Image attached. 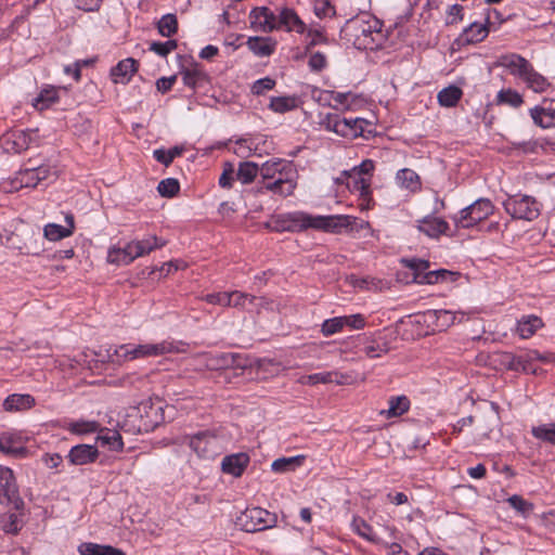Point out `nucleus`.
<instances>
[{
    "instance_id": "15",
    "label": "nucleus",
    "mask_w": 555,
    "mask_h": 555,
    "mask_svg": "<svg viewBox=\"0 0 555 555\" xmlns=\"http://www.w3.org/2000/svg\"><path fill=\"white\" fill-rule=\"evenodd\" d=\"M31 142V132L14 130L4 133L0 138V145L7 153H21L27 150Z\"/></svg>"
},
{
    "instance_id": "32",
    "label": "nucleus",
    "mask_w": 555,
    "mask_h": 555,
    "mask_svg": "<svg viewBox=\"0 0 555 555\" xmlns=\"http://www.w3.org/2000/svg\"><path fill=\"white\" fill-rule=\"evenodd\" d=\"M488 23L485 24L474 22L464 29L463 40L467 43H477L482 41L489 34Z\"/></svg>"
},
{
    "instance_id": "25",
    "label": "nucleus",
    "mask_w": 555,
    "mask_h": 555,
    "mask_svg": "<svg viewBox=\"0 0 555 555\" xmlns=\"http://www.w3.org/2000/svg\"><path fill=\"white\" fill-rule=\"evenodd\" d=\"M35 398L28 393H13L3 401V409L8 412H20L31 409Z\"/></svg>"
},
{
    "instance_id": "34",
    "label": "nucleus",
    "mask_w": 555,
    "mask_h": 555,
    "mask_svg": "<svg viewBox=\"0 0 555 555\" xmlns=\"http://www.w3.org/2000/svg\"><path fill=\"white\" fill-rule=\"evenodd\" d=\"M78 552L80 555H124L118 548L91 542L81 543L78 546Z\"/></svg>"
},
{
    "instance_id": "12",
    "label": "nucleus",
    "mask_w": 555,
    "mask_h": 555,
    "mask_svg": "<svg viewBox=\"0 0 555 555\" xmlns=\"http://www.w3.org/2000/svg\"><path fill=\"white\" fill-rule=\"evenodd\" d=\"M374 170V162L364 159L359 166H354L350 171L343 172L347 178L352 179V186L348 182V188L359 192L360 196L367 197L370 195V179L364 176L371 175Z\"/></svg>"
},
{
    "instance_id": "8",
    "label": "nucleus",
    "mask_w": 555,
    "mask_h": 555,
    "mask_svg": "<svg viewBox=\"0 0 555 555\" xmlns=\"http://www.w3.org/2000/svg\"><path fill=\"white\" fill-rule=\"evenodd\" d=\"M51 175V168L46 165L27 167L20 170L14 179L9 182V188L3 189L8 192L18 191L22 188H35L39 182L47 180Z\"/></svg>"
},
{
    "instance_id": "21",
    "label": "nucleus",
    "mask_w": 555,
    "mask_h": 555,
    "mask_svg": "<svg viewBox=\"0 0 555 555\" xmlns=\"http://www.w3.org/2000/svg\"><path fill=\"white\" fill-rule=\"evenodd\" d=\"M249 463L248 453H231L221 463L222 472L240 477Z\"/></svg>"
},
{
    "instance_id": "55",
    "label": "nucleus",
    "mask_w": 555,
    "mask_h": 555,
    "mask_svg": "<svg viewBox=\"0 0 555 555\" xmlns=\"http://www.w3.org/2000/svg\"><path fill=\"white\" fill-rule=\"evenodd\" d=\"M331 375V384L334 383L339 386L353 385L357 383V375L353 372H328Z\"/></svg>"
},
{
    "instance_id": "10",
    "label": "nucleus",
    "mask_w": 555,
    "mask_h": 555,
    "mask_svg": "<svg viewBox=\"0 0 555 555\" xmlns=\"http://www.w3.org/2000/svg\"><path fill=\"white\" fill-rule=\"evenodd\" d=\"M13 247L22 255L38 256L43 250V242L38 229L26 228L20 233H12L8 236V242L14 241Z\"/></svg>"
},
{
    "instance_id": "56",
    "label": "nucleus",
    "mask_w": 555,
    "mask_h": 555,
    "mask_svg": "<svg viewBox=\"0 0 555 555\" xmlns=\"http://www.w3.org/2000/svg\"><path fill=\"white\" fill-rule=\"evenodd\" d=\"M231 307L248 309V304H254V296L238 291L230 292Z\"/></svg>"
},
{
    "instance_id": "14",
    "label": "nucleus",
    "mask_w": 555,
    "mask_h": 555,
    "mask_svg": "<svg viewBox=\"0 0 555 555\" xmlns=\"http://www.w3.org/2000/svg\"><path fill=\"white\" fill-rule=\"evenodd\" d=\"M365 125L367 121L363 118L347 119L334 116L328 119L327 128L341 137L357 138L362 135Z\"/></svg>"
},
{
    "instance_id": "35",
    "label": "nucleus",
    "mask_w": 555,
    "mask_h": 555,
    "mask_svg": "<svg viewBox=\"0 0 555 555\" xmlns=\"http://www.w3.org/2000/svg\"><path fill=\"white\" fill-rule=\"evenodd\" d=\"M531 435L539 441L555 447V423L532 426Z\"/></svg>"
},
{
    "instance_id": "23",
    "label": "nucleus",
    "mask_w": 555,
    "mask_h": 555,
    "mask_svg": "<svg viewBox=\"0 0 555 555\" xmlns=\"http://www.w3.org/2000/svg\"><path fill=\"white\" fill-rule=\"evenodd\" d=\"M279 28H284L287 31L304 34L306 30V25L294 10L284 8L279 12L278 29Z\"/></svg>"
},
{
    "instance_id": "20",
    "label": "nucleus",
    "mask_w": 555,
    "mask_h": 555,
    "mask_svg": "<svg viewBox=\"0 0 555 555\" xmlns=\"http://www.w3.org/2000/svg\"><path fill=\"white\" fill-rule=\"evenodd\" d=\"M182 76L183 83L191 88V89H198L203 88L205 85H207L208 81V75L203 70V68L197 65L193 64L188 67H183L180 72Z\"/></svg>"
},
{
    "instance_id": "18",
    "label": "nucleus",
    "mask_w": 555,
    "mask_h": 555,
    "mask_svg": "<svg viewBox=\"0 0 555 555\" xmlns=\"http://www.w3.org/2000/svg\"><path fill=\"white\" fill-rule=\"evenodd\" d=\"M279 14H274L266 7L256 8L250 13L251 25L262 31L278 29Z\"/></svg>"
},
{
    "instance_id": "17",
    "label": "nucleus",
    "mask_w": 555,
    "mask_h": 555,
    "mask_svg": "<svg viewBox=\"0 0 555 555\" xmlns=\"http://www.w3.org/2000/svg\"><path fill=\"white\" fill-rule=\"evenodd\" d=\"M166 245V241L156 236L149 235L143 240H134L128 243V249L131 251V256L134 259L149 255L155 249L162 248Z\"/></svg>"
},
{
    "instance_id": "60",
    "label": "nucleus",
    "mask_w": 555,
    "mask_h": 555,
    "mask_svg": "<svg viewBox=\"0 0 555 555\" xmlns=\"http://www.w3.org/2000/svg\"><path fill=\"white\" fill-rule=\"evenodd\" d=\"M176 48H177L176 40H168L165 42H152L150 46V50L160 56H167Z\"/></svg>"
},
{
    "instance_id": "38",
    "label": "nucleus",
    "mask_w": 555,
    "mask_h": 555,
    "mask_svg": "<svg viewBox=\"0 0 555 555\" xmlns=\"http://www.w3.org/2000/svg\"><path fill=\"white\" fill-rule=\"evenodd\" d=\"M305 459L306 457L304 454H298L291 457H280L272 463L271 467L275 473L292 472L301 466Z\"/></svg>"
},
{
    "instance_id": "46",
    "label": "nucleus",
    "mask_w": 555,
    "mask_h": 555,
    "mask_svg": "<svg viewBox=\"0 0 555 555\" xmlns=\"http://www.w3.org/2000/svg\"><path fill=\"white\" fill-rule=\"evenodd\" d=\"M297 106V99L295 96H275L272 98L269 104L270 109L275 113H286Z\"/></svg>"
},
{
    "instance_id": "29",
    "label": "nucleus",
    "mask_w": 555,
    "mask_h": 555,
    "mask_svg": "<svg viewBox=\"0 0 555 555\" xmlns=\"http://www.w3.org/2000/svg\"><path fill=\"white\" fill-rule=\"evenodd\" d=\"M495 362H499L503 367L507 370H522L529 371L527 366V360L521 356H515L512 352H498L495 353Z\"/></svg>"
},
{
    "instance_id": "63",
    "label": "nucleus",
    "mask_w": 555,
    "mask_h": 555,
    "mask_svg": "<svg viewBox=\"0 0 555 555\" xmlns=\"http://www.w3.org/2000/svg\"><path fill=\"white\" fill-rule=\"evenodd\" d=\"M275 86V80L270 77L258 79L251 87V92L256 95H261L268 90H272Z\"/></svg>"
},
{
    "instance_id": "44",
    "label": "nucleus",
    "mask_w": 555,
    "mask_h": 555,
    "mask_svg": "<svg viewBox=\"0 0 555 555\" xmlns=\"http://www.w3.org/2000/svg\"><path fill=\"white\" fill-rule=\"evenodd\" d=\"M258 173L259 166L256 163L243 162L238 165L236 178L243 184H248L254 181Z\"/></svg>"
},
{
    "instance_id": "36",
    "label": "nucleus",
    "mask_w": 555,
    "mask_h": 555,
    "mask_svg": "<svg viewBox=\"0 0 555 555\" xmlns=\"http://www.w3.org/2000/svg\"><path fill=\"white\" fill-rule=\"evenodd\" d=\"M389 350L390 346L385 337L374 338L362 348L363 353L371 359L379 358Z\"/></svg>"
},
{
    "instance_id": "59",
    "label": "nucleus",
    "mask_w": 555,
    "mask_h": 555,
    "mask_svg": "<svg viewBox=\"0 0 555 555\" xmlns=\"http://www.w3.org/2000/svg\"><path fill=\"white\" fill-rule=\"evenodd\" d=\"M99 453H67L66 459L73 465L92 463L98 459Z\"/></svg>"
},
{
    "instance_id": "64",
    "label": "nucleus",
    "mask_w": 555,
    "mask_h": 555,
    "mask_svg": "<svg viewBox=\"0 0 555 555\" xmlns=\"http://www.w3.org/2000/svg\"><path fill=\"white\" fill-rule=\"evenodd\" d=\"M463 20V7L460 4H453L448 9L446 23L453 25Z\"/></svg>"
},
{
    "instance_id": "3",
    "label": "nucleus",
    "mask_w": 555,
    "mask_h": 555,
    "mask_svg": "<svg viewBox=\"0 0 555 555\" xmlns=\"http://www.w3.org/2000/svg\"><path fill=\"white\" fill-rule=\"evenodd\" d=\"M298 172L291 162H285L280 166L272 180L266 184H261L258 189L259 193L264 191L286 197L294 193L297 186Z\"/></svg>"
},
{
    "instance_id": "7",
    "label": "nucleus",
    "mask_w": 555,
    "mask_h": 555,
    "mask_svg": "<svg viewBox=\"0 0 555 555\" xmlns=\"http://www.w3.org/2000/svg\"><path fill=\"white\" fill-rule=\"evenodd\" d=\"M236 524L246 532H256L273 527L275 517L263 508L253 507L241 513Z\"/></svg>"
},
{
    "instance_id": "39",
    "label": "nucleus",
    "mask_w": 555,
    "mask_h": 555,
    "mask_svg": "<svg viewBox=\"0 0 555 555\" xmlns=\"http://www.w3.org/2000/svg\"><path fill=\"white\" fill-rule=\"evenodd\" d=\"M463 92L456 86H449L438 92L437 100L443 107H453L461 100Z\"/></svg>"
},
{
    "instance_id": "33",
    "label": "nucleus",
    "mask_w": 555,
    "mask_h": 555,
    "mask_svg": "<svg viewBox=\"0 0 555 555\" xmlns=\"http://www.w3.org/2000/svg\"><path fill=\"white\" fill-rule=\"evenodd\" d=\"M402 263L412 270L413 282L417 284H427V282H421L422 276H425L430 272L429 261L418 258L402 259Z\"/></svg>"
},
{
    "instance_id": "16",
    "label": "nucleus",
    "mask_w": 555,
    "mask_h": 555,
    "mask_svg": "<svg viewBox=\"0 0 555 555\" xmlns=\"http://www.w3.org/2000/svg\"><path fill=\"white\" fill-rule=\"evenodd\" d=\"M417 222V230L431 238L447 235L450 229L449 223L444 219L434 215L426 216Z\"/></svg>"
},
{
    "instance_id": "42",
    "label": "nucleus",
    "mask_w": 555,
    "mask_h": 555,
    "mask_svg": "<svg viewBox=\"0 0 555 555\" xmlns=\"http://www.w3.org/2000/svg\"><path fill=\"white\" fill-rule=\"evenodd\" d=\"M460 273L455 271H449L446 269L433 270L427 275L422 276L421 282H427V284H436L439 282H455L460 278Z\"/></svg>"
},
{
    "instance_id": "28",
    "label": "nucleus",
    "mask_w": 555,
    "mask_h": 555,
    "mask_svg": "<svg viewBox=\"0 0 555 555\" xmlns=\"http://www.w3.org/2000/svg\"><path fill=\"white\" fill-rule=\"evenodd\" d=\"M246 44L255 55L261 57L271 55L275 48V41L262 37H250Z\"/></svg>"
},
{
    "instance_id": "13",
    "label": "nucleus",
    "mask_w": 555,
    "mask_h": 555,
    "mask_svg": "<svg viewBox=\"0 0 555 555\" xmlns=\"http://www.w3.org/2000/svg\"><path fill=\"white\" fill-rule=\"evenodd\" d=\"M0 503L15 508L22 505L13 472L3 466H0Z\"/></svg>"
},
{
    "instance_id": "62",
    "label": "nucleus",
    "mask_w": 555,
    "mask_h": 555,
    "mask_svg": "<svg viewBox=\"0 0 555 555\" xmlns=\"http://www.w3.org/2000/svg\"><path fill=\"white\" fill-rule=\"evenodd\" d=\"M299 382L304 385L331 384V375L328 372L315 373L302 376Z\"/></svg>"
},
{
    "instance_id": "57",
    "label": "nucleus",
    "mask_w": 555,
    "mask_h": 555,
    "mask_svg": "<svg viewBox=\"0 0 555 555\" xmlns=\"http://www.w3.org/2000/svg\"><path fill=\"white\" fill-rule=\"evenodd\" d=\"M344 317H336L333 319L325 320L322 324V333L324 336H331L344 327Z\"/></svg>"
},
{
    "instance_id": "1",
    "label": "nucleus",
    "mask_w": 555,
    "mask_h": 555,
    "mask_svg": "<svg viewBox=\"0 0 555 555\" xmlns=\"http://www.w3.org/2000/svg\"><path fill=\"white\" fill-rule=\"evenodd\" d=\"M357 218L346 215L312 216L304 211L279 215L275 219L278 231H304L307 229L340 233L343 229L352 227Z\"/></svg>"
},
{
    "instance_id": "6",
    "label": "nucleus",
    "mask_w": 555,
    "mask_h": 555,
    "mask_svg": "<svg viewBox=\"0 0 555 555\" xmlns=\"http://www.w3.org/2000/svg\"><path fill=\"white\" fill-rule=\"evenodd\" d=\"M503 205L514 219L532 221L540 215L539 203L529 195L508 197Z\"/></svg>"
},
{
    "instance_id": "61",
    "label": "nucleus",
    "mask_w": 555,
    "mask_h": 555,
    "mask_svg": "<svg viewBox=\"0 0 555 555\" xmlns=\"http://www.w3.org/2000/svg\"><path fill=\"white\" fill-rule=\"evenodd\" d=\"M204 300L211 305L231 307V296L228 292L208 294L204 297Z\"/></svg>"
},
{
    "instance_id": "51",
    "label": "nucleus",
    "mask_w": 555,
    "mask_h": 555,
    "mask_svg": "<svg viewBox=\"0 0 555 555\" xmlns=\"http://www.w3.org/2000/svg\"><path fill=\"white\" fill-rule=\"evenodd\" d=\"M499 104H507L513 107H518L522 104V96L513 89H502L496 96Z\"/></svg>"
},
{
    "instance_id": "41",
    "label": "nucleus",
    "mask_w": 555,
    "mask_h": 555,
    "mask_svg": "<svg viewBox=\"0 0 555 555\" xmlns=\"http://www.w3.org/2000/svg\"><path fill=\"white\" fill-rule=\"evenodd\" d=\"M107 261L117 266H127L133 261L128 243L125 247H112L108 249Z\"/></svg>"
},
{
    "instance_id": "4",
    "label": "nucleus",
    "mask_w": 555,
    "mask_h": 555,
    "mask_svg": "<svg viewBox=\"0 0 555 555\" xmlns=\"http://www.w3.org/2000/svg\"><path fill=\"white\" fill-rule=\"evenodd\" d=\"M176 347L170 341H162L157 344H141V345H122L119 346L115 353L119 359L133 360L140 358L158 357L166 353H171Z\"/></svg>"
},
{
    "instance_id": "49",
    "label": "nucleus",
    "mask_w": 555,
    "mask_h": 555,
    "mask_svg": "<svg viewBox=\"0 0 555 555\" xmlns=\"http://www.w3.org/2000/svg\"><path fill=\"white\" fill-rule=\"evenodd\" d=\"M286 160L284 159H271L266 163H263L259 167V175L262 179L261 184H266L269 180H272L274 178V175L279 170L280 166L284 164Z\"/></svg>"
},
{
    "instance_id": "30",
    "label": "nucleus",
    "mask_w": 555,
    "mask_h": 555,
    "mask_svg": "<svg viewBox=\"0 0 555 555\" xmlns=\"http://www.w3.org/2000/svg\"><path fill=\"white\" fill-rule=\"evenodd\" d=\"M388 403V409L380 411V415H384L387 418L399 417L410 409V400L406 396L391 397Z\"/></svg>"
},
{
    "instance_id": "45",
    "label": "nucleus",
    "mask_w": 555,
    "mask_h": 555,
    "mask_svg": "<svg viewBox=\"0 0 555 555\" xmlns=\"http://www.w3.org/2000/svg\"><path fill=\"white\" fill-rule=\"evenodd\" d=\"M347 282L356 288L365 291H377L382 289L383 286V282L374 278H358L356 275H349L347 278Z\"/></svg>"
},
{
    "instance_id": "53",
    "label": "nucleus",
    "mask_w": 555,
    "mask_h": 555,
    "mask_svg": "<svg viewBox=\"0 0 555 555\" xmlns=\"http://www.w3.org/2000/svg\"><path fill=\"white\" fill-rule=\"evenodd\" d=\"M178 28L177 17L173 14L164 15L158 22V31L162 36L170 37Z\"/></svg>"
},
{
    "instance_id": "50",
    "label": "nucleus",
    "mask_w": 555,
    "mask_h": 555,
    "mask_svg": "<svg viewBox=\"0 0 555 555\" xmlns=\"http://www.w3.org/2000/svg\"><path fill=\"white\" fill-rule=\"evenodd\" d=\"M434 314L437 320V326L438 327H449L452 324H454L457 315H461L459 322H462L464 319V312H451L449 310H435Z\"/></svg>"
},
{
    "instance_id": "40",
    "label": "nucleus",
    "mask_w": 555,
    "mask_h": 555,
    "mask_svg": "<svg viewBox=\"0 0 555 555\" xmlns=\"http://www.w3.org/2000/svg\"><path fill=\"white\" fill-rule=\"evenodd\" d=\"M531 117L542 128L555 127V108L535 107L531 109Z\"/></svg>"
},
{
    "instance_id": "2",
    "label": "nucleus",
    "mask_w": 555,
    "mask_h": 555,
    "mask_svg": "<svg viewBox=\"0 0 555 555\" xmlns=\"http://www.w3.org/2000/svg\"><path fill=\"white\" fill-rule=\"evenodd\" d=\"M67 428L75 435H87L98 433L95 444H75L72 446L69 451H98L99 448L107 449L108 451H119L124 448V441L120 433L115 429L101 428L100 423L96 421L78 420L67 424Z\"/></svg>"
},
{
    "instance_id": "43",
    "label": "nucleus",
    "mask_w": 555,
    "mask_h": 555,
    "mask_svg": "<svg viewBox=\"0 0 555 555\" xmlns=\"http://www.w3.org/2000/svg\"><path fill=\"white\" fill-rule=\"evenodd\" d=\"M542 326V321L534 315H529L527 318L521 319L517 323V333L521 338L531 337L535 331Z\"/></svg>"
},
{
    "instance_id": "48",
    "label": "nucleus",
    "mask_w": 555,
    "mask_h": 555,
    "mask_svg": "<svg viewBox=\"0 0 555 555\" xmlns=\"http://www.w3.org/2000/svg\"><path fill=\"white\" fill-rule=\"evenodd\" d=\"M0 527L7 533H17L22 528V520L15 513L3 514L0 517Z\"/></svg>"
},
{
    "instance_id": "5",
    "label": "nucleus",
    "mask_w": 555,
    "mask_h": 555,
    "mask_svg": "<svg viewBox=\"0 0 555 555\" xmlns=\"http://www.w3.org/2000/svg\"><path fill=\"white\" fill-rule=\"evenodd\" d=\"M494 206L488 198H479L472 205L463 208L460 216L453 218L457 228L469 229L487 219L493 214Z\"/></svg>"
},
{
    "instance_id": "58",
    "label": "nucleus",
    "mask_w": 555,
    "mask_h": 555,
    "mask_svg": "<svg viewBox=\"0 0 555 555\" xmlns=\"http://www.w3.org/2000/svg\"><path fill=\"white\" fill-rule=\"evenodd\" d=\"M507 502L509 505L519 512L521 515L526 516L532 512V504L528 501L524 500L519 495H513L508 498Z\"/></svg>"
},
{
    "instance_id": "31",
    "label": "nucleus",
    "mask_w": 555,
    "mask_h": 555,
    "mask_svg": "<svg viewBox=\"0 0 555 555\" xmlns=\"http://www.w3.org/2000/svg\"><path fill=\"white\" fill-rule=\"evenodd\" d=\"M204 365L206 369L211 371L227 369L232 365L234 359L230 353L210 354L206 353L202 356Z\"/></svg>"
},
{
    "instance_id": "22",
    "label": "nucleus",
    "mask_w": 555,
    "mask_h": 555,
    "mask_svg": "<svg viewBox=\"0 0 555 555\" xmlns=\"http://www.w3.org/2000/svg\"><path fill=\"white\" fill-rule=\"evenodd\" d=\"M137 70L138 62L132 57H128L111 69V76L115 83H127Z\"/></svg>"
},
{
    "instance_id": "54",
    "label": "nucleus",
    "mask_w": 555,
    "mask_h": 555,
    "mask_svg": "<svg viewBox=\"0 0 555 555\" xmlns=\"http://www.w3.org/2000/svg\"><path fill=\"white\" fill-rule=\"evenodd\" d=\"M180 190L178 180L168 178L158 183L157 191L164 197H173Z\"/></svg>"
},
{
    "instance_id": "37",
    "label": "nucleus",
    "mask_w": 555,
    "mask_h": 555,
    "mask_svg": "<svg viewBox=\"0 0 555 555\" xmlns=\"http://www.w3.org/2000/svg\"><path fill=\"white\" fill-rule=\"evenodd\" d=\"M59 100V89L53 86H47L41 89L38 96L34 100V106L40 111L48 108Z\"/></svg>"
},
{
    "instance_id": "52",
    "label": "nucleus",
    "mask_w": 555,
    "mask_h": 555,
    "mask_svg": "<svg viewBox=\"0 0 555 555\" xmlns=\"http://www.w3.org/2000/svg\"><path fill=\"white\" fill-rule=\"evenodd\" d=\"M183 153V147L175 146L168 151H165L163 149L155 150L153 152V155L157 162L165 166H169L172 160L180 156Z\"/></svg>"
},
{
    "instance_id": "11",
    "label": "nucleus",
    "mask_w": 555,
    "mask_h": 555,
    "mask_svg": "<svg viewBox=\"0 0 555 555\" xmlns=\"http://www.w3.org/2000/svg\"><path fill=\"white\" fill-rule=\"evenodd\" d=\"M382 22L370 14L358 15L346 24L347 29L353 31L357 39H364V43H366V39L374 42L375 35L378 36L382 31Z\"/></svg>"
},
{
    "instance_id": "27",
    "label": "nucleus",
    "mask_w": 555,
    "mask_h": 555,
    "mask_svg": "<svg viewBox=\"0 0 555 555\" xmlns=\"http://www.w3.org/2000/svg\"><path fill=\"white\" fill-rule=\"evenodd\" d=\"M521 79L525 81L527 87L535 93H542L546 91L551 86L548 80L543 75L538 73L532 65L525 73Z\"/></svg>"
},
{
    "instance_id": "47",
    "label": "nucleus",
    "mask_w": 555,
    "mask_h": 555,
    "mask_svg": "<svg viewBox=\"0 0 555 555\" xmlns=\"http://www.w3.org/2000/svg\"><path fill=\"white\" fill-rule=\"evenodd\" d=\"M72 235L70 228H65L56 223H48L43 228L44 238L55 242Z\"/></svg>"
},
{
    "instance_id": "24",
    "label": "nucleus",
    "mask_w": 555,
    "mask_h": 555,
    "mask_svg": "<svg viewBox=\"0 0 555 555\" xmlns=\"http://www.w3.org/2000/svg\"><path fill=\"white\" fill-rule=\"evenodd\" d=\"M499 65L508 68L513 76H517L519 78H521L531 66L529 61L521 55L514 53L501 56Z\"/></svg>"
},
{
    "instance_id": "9",
    "label": "nucleus",
    "mask_w": 555,
    "mask_h": 555,
    "mask_svg": "<svg viewBox=\"0 0 555 555\" xmlns=\"http://www.w3.org/2000/svg\"><path fill=\"white\" fill-rule=\"evenodd\" d=\"M216 439V436L211 431L204 430L194 435H182L166 438L163 447L190 448L192 451H205L208 448L216 447L214 444Z\"/></svg>"
},
{
    "instance_id": "26",
    "label": "nucleus",
    "mask_w": 555,
    "mask_h": 555,
    "mask_svg": "<svg viewBox=\"0 0 555 555\" xmlns=\"http://www.w3.org/2000/svg\"><path fill=\"white\" fill-rule=\"evenodd\" d=\"M396 183L401 189H405L410 192H417L422 186L420 176L410 168H403L397 172Z\"/></svg>"
},
{
    "instance_id": "19",
    "label": "nucleus",
    "mask_w": 555,
    "mask_h": 555,
    "mask_svg": "<svg viewBox=\"0 0 555 555\" xmlns=\"http://www.w3.org/2000/svg\"><path fill=\"white\" fill-rule=\"evenodd\" d=\"M31 439L22 433H3L0 435V451H27L33 448Z\"/></svg>"
}]
</instances>
